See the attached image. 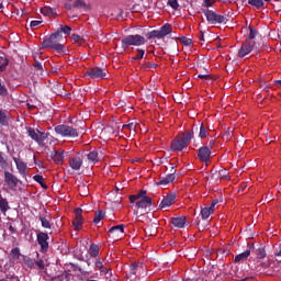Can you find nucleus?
I'll return each mask as SVG.
<instances>
[{
	"label": "nucleus",
	"instance_id": "1",
	"mask_svg": "<svg viewBox=\"0 0 281 281\" xmlns=\"http://www.w3.org/2000/svg\"><path fill=\"white\" fill-rule=\"evenodd\" d=\"M63 43V34L60 31L52 33L50 36L44 37L42 42L43 49H54L57 54H65V45Z\"/></svg>",
	"mask_w": 281,
	"mask_h": 281
},
{
	"label": "nucleus",
	"instance_id": "2",
	"mask_svg": "<svg viewBox=\"0 0 281 281\" xmlns=\"http://www.w3.org/2000/svg\"><path fill=\"white\" fill-rule=\"evenodd\" d=\"M130 203H135V207L138 210H146L153 205V199L146 195V190H140L136 194L130 196Z\"/></svg>",
	"mask_w": 281,
	"mask_h": 281
},
{
	"label": "nucleus",
	"instance_id": "3",
	"mask_svg": "<svg viewBox=\"0 0 281 281\" xmlns=\"http://www.w3.org/2000/svg\"><path fill=\"white\" fill-rule=\"evenodd\" d=\"M140 45H146V37L136 34V35H125L121 40L122 49H128V47H139Z\"/></svg>",
	"mask_w": 281,
	"mask_h": 281
},
{
	"label": "nucleus",
	"instance_id": "4",
	"mask_svg": "<svg viewBox=\"0 0 281 281\" xmlns=\"http://www.w3.org/2000/svg\"><path fill=\"white\" fill-rule=\"evenodd\" d=\"M79 131V128H74L67 124L55 126V133L57 135H60V137H70L71 139H76L80 135Z\"/></svg>",
	"mask_w": 281,
	"mask_h": 281
},
{
	"label": "nucleus",
	"instance_id": "5",
	"mask_svg": "<svg viewBox=\"0 0 281 281\" xmlns=\"http://www.w3.org/2000/svg\"><path fill=\"white\" fill-rule=\"evenodd\" d=\"M172 33V26L169 23L164 24L159 30H154L146 34V38L150 41V38H166L168 34Z\"/></svg>",
	"mask_w": 281,
	"mask_h": 281
},
{
	"label": "nucleus",
	"instance_id": "6",
	"mask_svg": "<svg viewBox=\"0 0 281 281\" xmlns=\"http://www.w3.org/2000/svg\"><path fill=\"white\" fill-rule=\"evenodd\" d=\"M172 33V26L169 23L164 24L159 30H154L146 34V38L150 41V38H166L168 34Z\"/></svg>",
	"mask_w": 281,
	"mask_h": 281
},
{
	"label": "nucleus",
	"instance_id": "7",
	"mask_svg": "<svg viewBox=\"0 0 281 281\" xmlns=\"http://www.w3.org/2000/svg\"><path fill=\"white\" fill-rule=\"evenodd\" d=\"M202 13L205 15L209 25H218L225 23V15H221L213 10L202 9Z\"/></svg>",
	"mask_w": 281,
	"mask_h": 281
},
{
	"label": "nucleus",
	"instance_id": "8",
	"mask_svg": "<svg viewBox=\"0 0 281 281\" xmlns=\"http://www.w3.org/2000/svg\"><path fill=\"white\" fill-rule=\"evenodd\" d=\"M27 135H29V137H31V139L36 142L38 144V146H43V144L45 143V139H47V137H49L48 133L41 132V131L34 130L32 127H30L27 130Z\"/></svg>",
	"mask_w": 281,
	"mask_h": 281
},
{
	"label": "nucleus",
	"instance_id": "9",
	"mask_svg": "<svg viewBox=\"0 0 281 281\" xmlns=\"http://www.w3.org/2000/svg\"><path fill=\"white\" fill-rule=\"evenodd\" d=\"M254 47H256V42L246 40L241 44V47L238 50L239 58H245V56H248V54H251V52H254Z\"/></svg>",
	"mask_w": 281,
	"mask_h": 281
},
{
	"label": "nucleus",
	"instance_id": "10",
	"mask_svg": "<svg viewBox=\"0 0 281 281\" xmlns=\"http://www.w3.org/2000/svg\"><path fill=\"white\" fill-rule=\"evenodd\" d=\"M49 235L45 232L37 233V243L41 247V251L43 254H47L49 251Z\"/></svg>",
	"mask_w": 281,
	"mask_h": 281
},
{
	"label": "nucleus",
	"instance_id": "11",
	"mask_svg": "<svg viewBox=\"0 0 281 281\" xmlns=\"http://www.w3.org/2000/svg\"><path fill=\"white\" fill-rule=\"evenodd\" d=\"M85 76L92 79L104 80V78H106V72L100 67H93L86 71Z\"/></svg>",
	"mask_w": 281,
	"mask_h": 281
},
{
	"label": "nucleus",
	"instance_id": "12",
	"mask_svg": "<svg viewBox=\"0 0 281 281\" xmlns=\"http://www.w3.org/2000/svg\"><path fill=\"white\" fill-rule=\"evenodd\" d=\"M212 157V148L209 146H202L198 149V158L202 164H207Z\"/></svg>",
	"mask_w": 281,
	"mask_h": 281
},
{
	"label": "nucleus",
	"instance_id": "13",
	"mask_svg": "<svg viewBox=\"0 0 281 281\" xmlns=\"http://www.w3.org/2000/svg\"><path fill=\"white\" fill-rule=\"evenodd\" d=\"M124 227H125L124 224L112 226L109 229L110 238H112L113 240H120V238H122V236H124Z\"/></svg>",
	"mask_w": 281,
	"mask_h": 281
},
{
	"label": "nucleus",
	"instance_id": "14",
	"mask_svg": "<svg viewBox=\"0 0 281 281\" xmlns=\"http://www.w3.org/2000/svg\"><path fill=\"white\" fill-rule=\"evenodd\" d=\"M74 214L75 220L72 221V225L76 232H80L82 229V209H75Z\"/></svg>",
	"mask_w": 281,
	"mask_h": 281
},
{
	"label": "nucleus",
	"instance_id": "15",
	"mask_svg": "<svg viewBox=\"0 0 281 281\" xmlns=\"http://www.w3.org/2000/svg\"><path fill=\"white\" fill-rule=\"evenodd\" d=\"M176 200H177V193L175 192L169 193L161 200L159 204V209L165 210V207H170V205H173Z\"/></svg>",
	"mask_w": 281,
	"mask_h": 281
},
{
	"label": "nucleus",
	"instance_id": "16",
	"mask_svg": "<svg viewBox=\"0 0 281 281\" xmlns=\"http://www.w3.org/2000/svg\"><path fill=\"white\" fill-rule=\"evenodd\" d=\"M4 182L9 188H16L19 186V178L10 171H4Z\"/></svg>",
	"mask_w": 281,
	"mask_h": 281
},
{
	"label": "nucleus",
	"instance_id": "17",
	"mask_svg": "<svg viewBox=\"0 0 281 281\" xmlns=\"http://www.w3.org/2000/svg\"><path fill=\"white\" fill-rule=\"evenodd\" d=\"M50 158L54 160L55 164L58 166H63L65 161V150L58 149V150H53L50 153Z\"/></svg>",
	"mask_w": 281,
	"mask_h": 281
},
{
	"label": "nucleus",
	"instance_id": "18",
	"mask_svg": "<svg viewBox=\"0 0 281 281\" xmlns=\"http://www.w3.org/2000/svg\"><path fill=\"white\" fill-rule=\"evenodd\" d=\"M13 161L22 177H27V164H25L20 158L13 157Z\"/></svg>",
	"mask_w": 281,
	"mask_h": 281
},
{
	"label": "nucleus",
	"instance_id": "19",
	"mask_svg": "<svg viewBox=\"0 0 281 281\" xmlns=\"http://www.w3.org/2000/svg\"><path fill=\"white\" fill-rule=\"evenodd\" d=\"M170 223L172 224L173 227H177L178 229H183V227L188 225L186 216L172 217L170 220Z\"/></svg>",
	"mask_w": 281,
	"mask_h": 281
},
{
	"label": "nucleus",
	"instance_id": "20",
	"mask_svg": "<svg viewBox=\"0 0 281 281\" xmlns=\"http://www.w3.org/2000/svg\"><path fill=\"white\" fill-rule=\"evenodd\" d=\"M183 148H188V146L186 145V143L183 140H181V138L173 139L171 142V150L173 153L181 151V150H183Z\"/></svg>",
	"mask_w": 281,
	"mask_h": 281
},
{
	"label": "nucleus",
	"instance_id": "21",
	"mask_svg": "<svg viewBox=\"0 0 281 281\" xmlns=\"http://www.w3.org/2000/svg\"><path fill=\"white\" fill-rule=\"evenodd\" d=\"M69 166L72 170H80V168H82V158L80 157L70 158Z\"/></svg>",
	"mask_w": 281,
	"mask_h": 281
},
{
	"label": "nucleus",
	"instance_id": "22",
	"mask_svg": "<svg viewBox=\"0 0 281 281\" xmlns=\"http://www.w3.org/2000/svg\"><path fill=\"white\" fill-rule=\"evenodd\" d=\"M95 269L100 271V273H103L104 276H111V270L102 263V260L97 259L94 263Z\"/></svg>",
	"mask_w": 281,
	"mask_h": 281
},
{
	"label": "nucleus",
	"instance_id": "23",
	"mask_svg": "<svg viewBox=\"0 0 281 281\" xmlns=\"http://www.w3.org/2000/svg\"><path fill=\"white\" fill-rule=\"evenodd\" d=\"M175 179H177V176L172 175H167L165 178L160 179V181H158L156 184L157 186H168L170 183H172V181H175Z\"/></svg>",
	"mask_w": 281,
	"mask_h": 281
},
{
	"label": "nucleus",
	"instance_id": "24",
	"mask_svg": "<svg viewBox=\"0 0 281 281\" xmlns=\"http://www.w3.org/2000/svg\"><path fill=\"white\" fill-rule=\"evenodd\" d=\"M193 137H194V131H189L182 134V137L180 138V140L183 142L184 145L189 146Z\"/></svg>",
	"mask_w": 281,
	"mask_h": 281
},
{
	"label": "nucleus",
	"instance_id": "25",
	"mask_svg": "<svg viewBox=\"0 0 281 281\" xmlns=\"http://www.w3.org/2000/svg\"><path fill=\"white\" fill-rule=\"evenodd\" d=\"M10 119L8 117V111L0 110V126H9Z\"/></svg>",
	"mask_w": 281,
	"mask_h": 281
},
{
	"label": "nucleus",
	"instance_id": "26",
	"mask_svg": "<svg viewBox=\"0 0 281 281\" xmlns=\"http://www.w3.org/2000/svg\"><path fill=\"white\" fill-rule=\"evenodd\" d=\"M41 12L44 16H49L50 19H54V16H56V9H52L49 7H43L41 9Z\"/></svg>",
	"mask_w": 281,
	"mask_h": 281
},
{
	"label": "nucleus",
	"instance_id": "27",
	"mask_svg": "<svg viewBox=\"0 0 281 281\" xmlns=\"http://www.w3.org/2000/svg\"><path fill=\"white\" fill-rule=\"evenodd\" d=\"M201 216L203 221H207L212 214H214V211L210 206H205L201 209Z\"/></svg>",
	"mask_w": 281,
	"mask_h": 281
},
{
	"label": "nucleus",
	"instance_id": "28",
	"mask_svg": "<svg viewBox=\"0 0 281 281\" xmlns=\"http://www.w3.org/2000/svg\"><path fill=\"white\" fill-rule=\"evenodd\" d=\"M0 210H1L2 214H5V212H8V210H10V203L1 194H0Z\"/></svg>",
	"mask_w": 281,
	"mask_h": 281
},
{
	"label": "nucleus",
	"instance_id": "29",
	"mask_svg": "<svg viewBox=\"0 0 281 281\" xmlns=\"http://www.w3.org/2000/svg\"><path fill=\"white\" fill-rule=\"evenodd\" d=\"M249 256H251V250L247 249L246 251H244V252L237 255V256L235 257V260H234V261H235V262H243V261L247 260V258H249Z\"/></svg>",
	"mask_w": 281,
	"mask_h": 281
},
{
	"label": "nucleus",
	"instance_id": "30",
	"mask_svg": "<svg viewBox=\"0 0 281 281\" xmlns=\"http://www.w3.org/2000/svg\"><path fill=\"white\" fill-rule=\"evenodd\" d=\"M89 255L91 256V258H98V256H100V246H98L97 244H91L89 248Z\"/></svg>",
	"mask_w": 281,
	"mask_h": 281
},
{
	"label": "nucleus",
	"instance_id": "31",
	"mask_svg": "<svg viewBox=\"0 0 281 281\" xmlns=\"http://www.w3.org/2000/svg\"><path fill=\"white\" fill-rule=\"evenodd\" d=\"M9 60L8 57L5 56V54H1L0 55V71H5V69H8V65H9Z\"/></svg>",
	"mask_w": 281,
	"mask_h": 281
},
{
	"label": "nucleus",
	"instance_id": "32",
	"mask_svg": "<svg viewBox=\"0 0 281 281\" xmlns=\"http://www.w3.org/2000/svg\"><path fill=\"white\" fill-rule=\"evenodd\" d=\"M265 1L269 2L271 0H249L248 3L249 5H252L254 8H257V10H259V8H265Z\"/></svg>",
	"mask_w": 281,
	"mask_h": 281
},
{
	"label": "nucleus",
	"instance_id": "33",
	"mask_svg": "<svg viewBox=\"0 0 281 281\" xmlns=\"http://www.w3.org/2000/svg\"><path fill=\"white\" fill-rule=\"evenodd\" d=\"M33 181L38 183L44 190H47V184H45V182H44L45 178H43V176H41V175L34 176Z\"/></svg>",
	"mask_w": 281,
	"mask_h": 281
},
{
	"label": "nucleus",
	"instance_id": "34",
	"mask_svg": "<svg viewBox=\"0 0 281 281\" xmlns=\"http://www.w3.org/2000/svg\"><path fill=\"white\" fill-rule=\"evenodd\" d=\"M104 216H105L104 211H97L94 214L93 223L98 225V223H100V221H102Z\"/></svg>",
	"mask_w": 281,
	"mask_h": 281
},
{
	"label": "nucleus",
	"instance_id": "35",
	"mask_svg": "<svg viewBox=\"0 0 281 281\" xmlns=\"http://www.w3.org/2000/svg\"><path fill=\"white\" fill-rule=\"evenodd\" d=\"M40 221H41L42 227H44V229H52V224L49 223V218L41 215Z\"/></svg>",
	"mask_w": 281,
	"mask_h": 281
},
{
	"label": "nucleus",
	"instance_id": "36",
	"mask_svg": "<svg viewBox=\"0 0 281 281\" xmlns=\"http://www.w3.org/2000/svg\"><path fill=\"white\" fill-rule=\"evenodd\" d=\"M72 8H76L77 10H87V3L82 0H76Z\"/></svg>",
	"mask_w": 281,
	"mask_h": 281
},
{
	"label": "nucleus",
	"instance_id": "37",
	"mask_svg": "<svg viewBox=\"0 0 281 281\" xmlns=\"http://www.w3.org/2000/svg\"><path fill=\"white\" fill-rule=\"evenodd\" d=\"M248 30H249V34H248L247 41H254V38L258 36V30L254 29L252 26H249Z\"/></svg>",
	"mask_w": 281,
	"mask_h": 281
},
{
	"label": "nucleus",
	"instance_id": "38",
	"mask_svg": "<svg viewBox=\"0 0 281 281\" xmlns=\"http://www.w3.org/2000/svg\"><path fill=\"white\" fill-rule=\"evenodd\" d=\"M207 135H209L207 127H205V125L201 124L200 125L199 137L201 139H205V137H207Z\"/></svg>",
	"mask_w": 281,
	"mask_h": 281
},
{
	"label": "nucleus",
	"instance_id": "39",
	"mask_svg": "<svg viewBox=\"0 0 281 281\" xmlns=\"http://www.w3.org/2000/svg\"><path fill=\"white\" fill-rule=\"evenodd\" d=\"M257 258L259 260H262L263 258H267V251L265 250V247H259L257 249Z\"/></svg>",
	"mask_w": 281,
	"mask_h": 281
},
{
	"label": "nucleus",
	"instance_id": "40",
	"mask_svg": "<svg viewBox=\"0 0 281 281\" xmlns=\"http://www.w3.org/2000/svg\"><path fill=\"white\" fill-rule=\"evenodd\" d=\"M10 256L12 258H15V260H19V258H21V249L19 247H15L11 250Z\"/></svg>",
	"mask_w": 281,
	"mask_h": 281
},
{
	"label": "nucleus",
	"instance_id": "41",
	"mask_svg": "<svg viewBox=\"0 0 281 281\" xmlns=\"http://www.w3.org/2000/svg\"><path fill=\"white\" fill-rule=\"evenodd\" d=\"M59 34H66L67 36H69V34H71V29L70 26H63L60 25V29L58 30Z\"/></svg>",
	"mask_w": 281,
	"mask_h": 281
},
{
	"label": "nucleus",
	"instance_id": "42",
	"mask_svg": "<svg viewBox=\"0 0 281 281\" xmlns=\"http://www.w3.org/2000/svg\"><path fill=\"white\" fill-rule=\"evenodd\" d=\"M0 95L2 98H5L8 95V88H5V85H3V81L0 79Z\"/></svg>",
	"mask_w": 281,
	"mask_h": 281
},
{
	"label": "nucleus",
	"instance_id": "43",
	"mask_svg": "<svg viewBox=\"0 0 281 281\" xmlns=\"http://www.w3.org/2000/svg\"><path fill=\"white\" fill-rule=\"evenodd\" d=\"M144 54H146V50L137 48V54L134 58H132V60H142V58H144Z\"/></svg>",
	"mask_w": 281,
	"mask_h": 281
},
{
	"label": "nucleus",
	"instance_id": "44",
	"mask_svg": "<svg viewBox=\"0 0 281 281\" xmlns=\"http://www.w3.org/2000/svg\"><path fill=\"white\" fill-rule=\"evenodd\" d=\"M123 128H127V131H133L134 135H135V133L137 131V124H135V123L124 124Z\"/></svg>",
	"mask_w": 281,
	"mask_h": 281
},
{
	"label": "nucleus",
	"instance_id": "45",
	"mask_svg": "<svg viewBox=\"0 0 281 281\" xmlns=\"http://www.w3.org/2000/svg\"><path fill=\"white\" fill-rule=\"evenodd\" d=\"M87 157L89 161H98V151H90Z\"/></svg>",
	"mask_w": 281,
	"mask_h": 281
},
{
	"label": "nucleus",
	"instance_id": "46",
	"mask_svg": "<svg viewBox=\"0 0 281 281\" xmlns=\"http://www.w3.org/2000/svg\"><path fill=\"white\" fill-rule=\"evenodd\" d=\"M158 65L157 64H150V63H145L140 66L143 69H157Z\"/></svg>",
	"mask_w": 281,
	"mask_h": 281
},
{
	"label": "nucleus",
	"instance_id": "47",
	"mask_svg": "<svg viewBox=\"0 0 281 281\" xmlns=\"http://www.w3.org/2000/svg\"><path fill=\"white\" fill-rule=\"evenodd\" d=\"M168 5H170L172 10H179V1L177 0H168Z\"/></svg>",
	"mask_w": 281,
	"mask_h": 281
},
{
	"label": "nucleus",
	"instance_id": "48",
	"mask_svg": "<svg viewBox=\"0 0 281 281\" xmlns=\"http://www.w3.org/2000/svg\"><path fill=\"white\" fill-rule=\"evenodd\" d=\"M0 166L1 168H5V166H8V160L3 157V151H0Z\"/></svg>",
	"mask_w": 281,
	"mask_h": 281
},
{
	"label": "nucleus",
	"instance_id": "49",
	"mask_svg": "<svg viewBox=\"0 0 281 281\" xmlns=\"http://www.w3.org/2000/svg\"><path fill=\"white\" fill-rule=\"evenodd\" d=\"M180 43H182L183 45L190 46L192 45V40L188 38V37H179Z\"/></svg>",
	"mask_w": 281,
	"mask_h": 281
},
{
	"label": "nucleus",
	"instance_id": "50",
	"mask_svg": "<svg viewBox=\"0 0 281 281\" xmlns=\"http://www.w3.org/2000/svg\"><path fill=\"white\" fill-rule=\"evenodd\" d=\"M24 263L26 267H29V269H34V260H32V258L24 259Z\"/></svg>",
	"mask_w": 281,
	"mask_h": 281
},
{
	"label": "nucleus",
	"instance_id": "51",
	"mask_svg": "<svg viewBox=\"0 0 281 281\" xmlns=\"http://www.w3.org/2000/svg\"><path fill=\"white\" fill-rule=\"evenodd\" d=\"M204 4L203 8H205L204 10H207V8H212V5H214V0H203Z\"/></svg>",
	"mask_w": 281,
	"mask_h": 281
},
{
	"label": "nucleus",
	"instance_id": "52",
	"mask_svg": "<svg viewBox=\"0 0 281 281\" xmlns=\"http://www.w3.org/2000/svg\"><path fill=\"white\" fill-rule=\"evenodd\" d=\"M71 38L75 43H80V41H85V38L78 34H72Z\"/></svg>",
	"mask_w": 281,
	"mask_h": 281
},
{
	"label": "nucleus",
	"instance_id": "53",
	"mask_svg": "<svg viewBox=\"0 0 281 281\" xmlns=\"http://www.w3.org/2000/svg\"><path fill=\"white\" fill-rule=\"evenodd\" d=\"M151 228L154 229L151 231L150 228H147L146 234H149V236H155V234H157V225H151Z\"/></svg>",
	"mask_w": 281,
	"mask_h": 281
},
{
	"label": "nucleus",
	"instance_id": "54",
	"mask_svg": "<svg viewBox=\"0 0 281 281\" xmlns=\"http://www.w3.org/2000/svg\"><path fill=\"white\" fill-rule=\"evenodd\" d=\"M220 179H229V176L227 175V170L223 169L220 171Z\"/></svg>",
	"mask_w": 281,
	"mask_h": 281
},
{
	"label": "nucleus",
	"instance_id": "55",
	"mask_svg": "<svg viewBox=\"0 0 281 281\" xmlns=\"http://www.w3.org/2000/svg\"><path fill=\"white\" fill-rule=\"evenodd\" d=\"M139 265H140V263H133V265L131 266V271H132L133 276H136V274H137V269H138Z\"/></svg>",
	"mask_w": 281,
	"mask_h": 281
},
{
	"label": "nucleus",
	"instance_id": "56",
	"mask_svg": "<svg viewBox=\"0 0 281 281\" xmlns=\"http://www.w3.org/2000/svg\"><path fill=\"white\" fill-rule=\"evenodd\" d=\"M69 267H70V269H72V271H80V272H82V268H80L78 265H76V263H69Z\"/></svg>",
	"mask_w": 281,
	"mask_h": 281
},
{
	"label": "nucleus",
	"instance_id": "57",
	"mask_svg": "<svg viewBox=\"0 0 281 281\" xmlns=\"http://www.w3.org/2000/svg\"><path fill=\"white\" fill-rule=\"evenodd\" d=\"M41 23H43V21L33 20V21H31L30 26H31L32 29L38 27V25H41Z\"/></svg>",
	"mask_w": 281,
	"mask_h": 281
},
{
	"label": "nucleus",
	"instance_id": "58",
	"mask_svg": "<svg viewBox=\"0 0 281 281\" xmlns=\"http://www.w3.org/2000/svg\"><path fill=\"white\" fill-rule=\"evenodd\" d=\"M9 281H21L15 274H7Z\"/></svg>",
	"mask_w": 281,
	"mask_h": 281
},
{
	"label": "nucleus",
	"instance_id": "59",
	"mask_svg": "<svg viewBox=\"0 0 281 281\" xmlns=\"http://www.w3.org/2000/svg\"><path fill=\"white\" fill-rule=\"evenodd\" d=\"M35 265L38 267V269H45V261H43V259L37 260Z\"/></svg>",
	"mask_w": 281,
	"mask_h": 281
},
{
	"label": "nucleus",
	"instance_id": "60",
	"mask_svg": "<svg viewBox=\"0 0 281 281\" xmlns=\"http://www.w3.org/2000/svg\"><path fill=\"white\" fill-rule=\"evenodd\" d=\"M198 78L204 79V80H211L212 76L211 75H198Z\"/></svg>",
	"mask_w": 281,
	"mask_h": 281
},
{
	"label": "nucleus",
	"instance_id": "61",
	"mask_svg": "<svg viewBox=\"0 0 281 281\" xmlns=\"http://www.w3.org/2000/svg\"><path fill=\"white\" fill-rule=\"evenodd\" d=\"M217 203H218V200H213L212 203H211V205H210L209 207H211L212 211L214 212V210H215Z\"/></svg>",
	"mask_w": 281,
	"mask_h": 281
},
{
	"label": "nucleus",
	"instance_id": "62",
	"mask_svg": "<svg viewBox=\"0 0 281 281\" xmlns=\"http://www.w3.org/2000/svg\"><path fill=\"white\" fill-rule=\"evenodd\" d=\"M199 38L202 43H205V34L203 33V31H200Z\"/></svg>",
	"mask_w": 281,
	"mask_h": 281
},
{
	"label": "nucleus",
	"instance_id": "63",
	"mask_svg": "<svg viewBox=\"0 0 281 281\" xmlns=\"http://www.w3.org/2000/svg\"><path fill=\"white\" fill-rule=\"evenodd\" d=\"M34 68H35V69H38L40 71H42V69H43V64L36 61L35 65H34Z\"/></svg>",
	"mask_w": 281,
	"mask_h": 281
},
{
	"label": "nucleus",
	"instance_id": "64",
	"mask_svg": "<svg viewBox=\"0 0 281 281\" xmlns=\"http://www.w3.org/2000/svg\"><path fill=\"white\" fill-rule=\"evenodd\" d=\"M64 277H65V280H67V281L71 280V273H69V272H65Z\"/></svg>",
	"mask_w": 281,
	"mask_h": 281
}]
</instances>
